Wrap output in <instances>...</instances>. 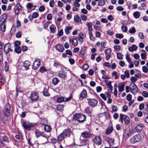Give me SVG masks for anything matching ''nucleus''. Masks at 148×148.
<instances>
[{"label": "nucleus", "mask_w": 148, "mask_h": 148, "mask_svg": "<svg viewBox=\"0 0 148 148\" xmlns=\"http://www.w3.org/2000/svg\"><path fill=\"white\" fill-rule=\"evenodd\" d=\"M73 119L80 123H82L85 121L86 119L85 115L77 113L73 115Z\"/></svg>", "instance_id": "1"}, {"label": "nucleus", "mask_w": 148, "mask_h": 148, "mask_svg": "<svg viewBox=\"0 0 148 148\" xmlns=\"http://www.w3.org/2000/svg\"><path fill=\"white\" fill-rule=\"evenodd\" d=\"M48 136H47L45 134L42 135L40 139V142L41 143V144L44 145L47 143L48 141ZM35 145H36L37 148H42L40 147L41 144H39L38 143H35Z\"/></svg>", "instance_id": "2"}, {"label": "nucleus", "mask_w": 148, "mask_h": 148, "mask_svg": "<svg viewBox=\"0 0 148 148\" xmlns=\"http://www.w3.org/2000/svg\"><path fill=\"white\" fill-rule=\"evenodd\" d=\"M36 124L34 123H31L25 121H23L22 125L24 129L26 130H30L31 127L35 126Z\"/></svg>", "instance_id": "3"}, {"label": "nucleus", "mask_w": 148, "mask_h": 148, "mask_svg": "<svg viewBox=\"0 0 148 148\" xmlns=\"http://www.w3.org/2000/svg\"><path fill=\"white\" fill-rule=\"evenodd\" d=\"M142 136L141 134H137L135 135L131 138V142L134 144L136 142H138L142 140Z\"/></svg>", "instance_id": "4"}, {"label": "nucleus", "mask_w": 148, "mask_h": 148, "mask_svg": "<svg viewBox=\"0 0 148 148\" xmlns=\"http://www.w3.org/2000/svg\"><path fill=\"white\" fill-rule=\"evenodd\" d=\"M10 106L9 103H7L5 106L3 113L4 115L7 116H8L10 115Z\"/></svg>", "instance_id": "5"}, {"label": "nucleus", "mask_w": 148, "mask_h": 148, "mask_svg": "<svg viewBox=\"0 0 148 148\" xmlns=\"http://www.w3.org/2000/svg\"><path fill=\"white\" fill-rule=\"evenodd\" d=\"M131 85L130 91L134 95H135L138 92V88L134 83H131Z\"/></svg>", "instance_id": "6"}, {"label": "nucleus", "mask_w": 148, "mask_h": 148, "mask_svg": "<svg viewBox=\"0 0 148 148\" xmlns=\"http://www.w3.org/2000/svg\"><path fill=\"white\" fill-rule=\"evenodd\" d=\"M88 104L92 107H94L97 106L98 102L97 100L95 99L88 98Z\"/></svg>", "instance_id": "7"}, {"label": "nucleus", "mask_w": 148, "mask_h": 148, "mask_svg": "<svg viewBox=\"0 0 148 148\" xmlns=\"http://www.w3.org/2000/svg\"><path fill=\"white\" fill-rule=\"evenodd\" d=\"M58 76L59 77L64 79L67 77V73L64 71H61L58 73Z\"/></svg>", "instance_id": "8"}, {"label": "nucleus", "mask_w": 148, "mask_h": 148, "mask_svg": "<svg viewBox=\"0 0 148 148\" xmlns=\"http://www.w3.org/2000/svg\"><path fill=\"white\" fill-rule=\"evenodd\" d=\"M93 141L96 145H99L101 143L102 140L100 137L97 136L93 138Z\"/></svg>", "instance_id": "9"}, {"label": "nucleus", "mask_w": 148, "mask_h": 148, "mask_svg": "<svg viewBox=\"0 0 148 148\" xmlns=\"http://www.w3.org/2000/svg\"><path fill=\"white\" fill-rule=\"evenodd\" d=\"M40 65V60L39 59H37L33 63L32 65V68L34 70H36L39 67Z\"/></svg>", "instance_id": "10"}, {"label": "nucleus", "mask_w": 148, "mask_h": 148, "mask_svg": "<svg viewBox=\"0 0 148 148\" xmlns=\"http://www.w3.org/2000/svg\"><path fill=\"white\" fill-rule=\"evenodd\" d=\"M30 97L32 101H37L38 100V93L37 92L32 93L31 94Z\"/></svg>", "instance_id": "11"}, {"label": "nucleus", "mask_w": 148, "mask_h": 148, "mask_svg": "<svg viewBox=\"0 0 148 148\" xmlns=\"http://www.w3.org/2000/svg\"><path fill=\"white\" fill-rule=\"evenodd\" d=\"M4 50L6 53H8L12 51L10 43H8L5 45L4 47Z\"/></svg>", "instance_id": "12"}, {"label": "nucleus", "mask_w": 148, "mask_h": 148, "mask_svg": "<svg viewBox=\"0 0 148 148\" xmlns=\"http://www.w3.org/2000/svg\"><path fill=\"white\" fill-rule=\"evenodd\" d=\"M62 133L65 137H69L72 134L71 130L69 128L65 129Z\"/></svg>", "instance_id": "13"}, {"label": "nucleus", "mask_w": 148, "mask_h": 148, "mask_svg": "<svg viewBox=\"0 0 148 148\" xmlns=\"http://www.w3.org/2000/svg\"><path fill=\"white\" fill-rule=\"evenodd\" d=\"M87 96V93L86 90L84 89L81 92L79 96V99H80L82 100L83 99L86 98Z\"/></svg>", "instance_id": "14"}, {"label": "nucleus", "mask_w": 148, "mask_h": 148, "mask_svg": "<svg viewBox=\"0 0 148 148\" xmlns=\"http://www.w3.org/2000/svg\"><path fill=\"white\" fill-rule=\"evenodd\" d=\"M111 49H107L105 51V53L106 54V58L107 60H108L111 57Z\"/></svg>", "instance_id": "15"}, {"label": "nucleus", "mask_w": 148, "mask_h": 148, "mask_svg": "<svg viewBox=\"0 0 148 148\" xmlns=\"http://www.w3.org/2000/svg\"><path fill=\"white\" fill-rule=\"evenodd\" d=\"M70 42H72V44L75 46H77L78 44V41L77 39L74 38L72 37H70L69 38Z\"/></svg>", "instance_id": "16"}, {"label": "nucleus", "mask_w": 148, "mask_h": 148, "mask_svg": "<svg viewBox=\"0 0 148 148\" xmlns=\"http://www.w3.org/2000/svg\"><path fill=\"white\" fill-rule=\"evenodd\" d=\"M7 14H4L2 15L0 17V23H5L6 22V19L7 18Z\"/></svg>", "instance_id": "17"}, {"label": "nucleus", "mask_w": 148, "mask_h": 148, "mask_svg": "<svg viewBox=\"0 0 148 148\" xmlns=\"http://www.w3.org/2000/svg\"><path fill=\"white\" fill-rule=\"evenodd\" d=\"M131 133V131L129 129H126L123 134V137L125 139H127L129 137V136Z\"/></svg>", "instance_id": "18"}, {"label": "nucleus", "mask_w": 148, "mask_h": 148, "mask_svg": "<svg viewBox=\"0 0 148 148\" xmlns=\"http://www.w3.org/2000/svg\"><path fill=\"white\" fill-rule=\"evenodd\" d=\"M26 7L31 11L34 10L36 8V6L33 5V3H29L27 4Z\"/></svg>", "instance_id": "19"}, {"label": "nucleus", "mask_w": 148, "mask_h": 148, "mask_svg": "<svg viewBox=\"0 0 148 148\" xmlns=\"http://www.w3.org/2000/svg\"><path fill=\"white\" fill-rule=\"evenodd\" d=\"M82 137L84 138H90V133L87 131H85L81 134Z\"/></svg>", "instance_id": "20"}, {"label": "nucleus", "mask_w": 148, "mask_h": 148, "mask_svg": "<svg viewBox=\"0 0 148 148\" xmlns=\"http://www.w3.org/2000/svg\"><path fill=\"white\" fill-rule=\"evenodd\" d=\"M56 48L57 50L60 52H63L64 50L63 46L60 45H57Z\"/></svg>", "instance_id": "21"}, {"label": "nucleus", "mask_w": 148, "mask_h": 148, "mask_svg": "<svg viewBox=\"0 0 148 148\" xmlns=\"http://www.w3.org/2000/svg\"><path fill=\"white\" fill-rule=\"evenodd\" d=\"M142 53L140 54L141 58L143 60H145L147 58V52L144 50L142 49L141 51Z\"/></svg>", "instance_id": "22"}, {"label": "nucleus", "mask_w": 148, "mask_h": 148, "mask_svg": "<svg viewBox=\"0 0 148 148\" xmlns=\"http://www.w3.org/2000/svg\"><path fill=\"white\" fill-rule=\"evenodd\" d=\"M84 34L82 33H80L79 35L78 39L79 41L81 42L82 43L84 41Z\"/></svg>", "instance_id": "23"}, {"label": "nucleus", "mask_w": 148, "mask_h": 148, "mask_svg": "<svg viewBox=\"0 0 148 148\" xmlns=\"http://www.w3.org/2000/svg\"><path fill=\"white\" fill-rule=\"evenodd\" d=\"M30 65V62L28 61H25L23 64V66L25 68V69L26 70L29 69V67Z\"/></svg>", "instance_id": "24"}, {"label": "nucleus", "mask_w": 148, "mask_h": 148, "mask_svg": "<svg viewBox=\"0 0 148 148\" xmlns=\"http://www.w3.org/2000/svg\"><path fill=\"white\" fill-rule=\"evenodd\" d=\"M137 47L134 45H133L132 46L128 48L130 52H133L136 51L137 49Z\"/></svg>", "instance_id": "25"}, {"label": "nucleus", "mask_w": 148, "mask_h": 148, "mask_svg": "<svg viewBox=\"0 0 148 148\" xmlns=\"http://www.w3.org/2000/svg\"><path fill=\"white\" fill-rule=\"evenodd\" d=\"M44 126L45 131L47 132H49L51 131V128L49 126L45 124Z\"/></svg>", "instance_id": "26"}, {"label": "nucleus", "mask_w": 148, "mask_h": 148, "mask_svg": "<svg viewBox=\"0 0 148 148\" xmlns=\"http://www.w3.org/2000/svg\"><path fill=\"white\" fill-rule=\"evenodd\" d=\"M49 28L51 33L54 34L56 30V27L54 25H52L50 26Z\"/></svg>", "instance_id": "27"}, {"label": "nucleus", "mask_w": 148, "mask_h": 148, "mask_svg": "<svg viewBox=\"0 0 148 148\" xmlns=\"http://www.w3.org/2000/svg\"><path fill=\"white\" fill-rule=\"evenodd\" d=\"M87 49V48L86 47L84 46L82 47L80 50L81 54L83 55H85Z\"/></svg>", "instance_id": "28"}, {"label": "nucleus", "mask_w": 148, "mask_h": 148, "mask_svg": "<svg viewBox=\"0 0 148 148\" xmlns=\"http://www.w3.org/2000/svg\"><path fill=\"white\" fill-rule=\"evenodd\" d=\"M35 133L36 136L37 138H38L40 136H42L44 134L43 132H42L37 130H36Z\"/></svg>", "instance_id": "29"}, {"label": "nucleus", "mask_w": 148, "mask_h": 148, "mask_svg": "<svg viewBox=\"0 0 148 148\" xmlns=\"http://www.w3.org/2000/svg\"><path fill=\"white\" fill-rule=\"evenodd\" d=\"M143 125L140 124L137 125L136 127V129L137 132H140L143 129Z\"/></svg>", "instance_id": "30"}, {"label": "nucleus", "mask_w": 148, "mask_h": 148, "mask_svg": "<svg viewBox=\"0 0 148 148\" xmlns=\"http://www.w3.org/2000/svg\"><path fill=\"white\" fill-rule=\"evenodd\" d=\"M59 82V80L56 77L53 78L52 81V84L55 85H56Z\"/></svg>", "instance_id": "31"}, {"label": "nucleus", "mask_w": 148, "mask_h": 148, "mask_svg": "<svg viewBox=\"0 0 148 148\" xmlns=\"http://www.w3.org/2000/svg\"><path fill=\"white\" fill-rule=\"evenodd\" d=\"M74 20L77 23H79L81 21L80 18L78 15H76L75 16Z\"/></svg>", "instance_id": "32"}, {"label": "nucleus", "mask_w": 148, "mask_h": 148, "mask_svg": "<svg viewBox=\"0 0 148 148\" xmlns=\"http://www.w3.org/2000/svg\"><path fill=\"white\" fill-rule=\"evenodd\" d=\"M65 137V136L62 132L58 136V139L60 141L62 142Z\"/></svg>", "instance_id": "33"}, {"label": "nucleus", "mask_w": 148, "mask_h": 148, "mask_svg": "<svg viewBox=\"0 0 148 148\" xmlns=\"http://www.w3.org/2000/svg\"><path fill=\"white\" fill-rule=\"evenodd\" d=\"M125 85L123 84H121L118 86L119 91L120 92H122L124 90Z\"/></svg>", "instance_id": "34"}, {"label": "nucleus", "mask_w": 148, "mask_h": 148, "mask_svg": "<svg viewBox=\"0 0 148 148\" xmlns=\"http://www.w3.org/2000/svg\"><path fill=\"white\" fill-rule=\"evenodd\" d=\"M134 17L136 18H139L140 15V13L138 11H136L134 12L133 14Z\"/></svg>", "instance_id": "35"}, {"label": "nucleus", "mask_w": 148, "mask_h": 148, "mask_svg": "<svg viewBox=\"0 0 148 148\" xmlns=\"http://www.w3.org/2000/svg\"><path fill=\"white\" fill-rule=\"evenodd\" d=\"M86 25L88 27V30L89 31H92V23L91 22L88 23Z\"/></svg>", "instance_id": "36"}, {"label": "nucleus", "mask_w": 148, "mask_h": 148, "mask_svg": "<svg viewBox=\"0 0 148 148\" xmlns=\"http://www.w3.org/2000/svg\"><path fill=\"white\" fill-rule=\"evenodd\" d=\"M72 28V27L70 26H68L66 27L65 29V31L66 34H68L69 33V30H71Z\"/></svg>", "instance_id": "37"}, {"label": "nucleus", "mask_w": 148, "mask_h": 148, "mask_svg": "<svg viewBox=\"0 0 148 148\" xmlns=\"http://www.w3.org/2000/svg\"><path fill=\"white\" fill-rule=\"evenodd\" d=\"M53 66L56 68H59L62 65L59 62L54 61L53 64Z\"/></svg>", "instance_id": "38"}, {"label": "nucleus", "mask_w": 148, "mask_h": 148, "mask_svg": "<svg viewBox=\"0 0 148 148\" xmlns=\"http://www.w3.org/2000/svg\"><path fill=\"white\" fill-rule=\"evenodd\" d=\"M113 128L111 127H110L108 128L106 130V134L108 135L109 134L113 131Z\"/></svg>", "instance_id": "39"}, {"label": "nucleus", "mask_w": 148, "mask_h": 148, "mask_svg": "<svg viewBox=\"0 0 148 148\" xmlns=\"http://www.w3.org/2000/svg\"><path fill=\"white\" fill-rule=\"evenodd\" d=\"M14 51L17 53H20L21 51V48L19 47H15L14 49Z\"/></svg>", "instance_id": "40"}, {"label": "nucleus", "mask_w": 148, "mask_h": 148, "mask_svg": "<svg viewBox=\"0 0 148 148\" xmlns=\"http://www.w3.org/2000/svg\"><path fill=\"white\" fill-rule=\"evenodd\" d=\"M64 106L62 105H58L57 108L56 109L57 110L59 111H61L64 108Z\"/></svg>", "instance_id": "41"}, {"label": "nucleus", "mask_w": 148, "mask_h": 148, "mask_svg": "<svg viewBox=\"0 0 148 148\" xmlns=\"http://www.w3.org/2000/svg\"><path fill=\"white\" fill-rule=\"evenodd\" d=\"M116 56L118 59L122 60L123 57V55L121 53H118L117 54Z\"/></svg>", "instance_id": "42"}, {"label": "nucleus", "mask_w": 148, "mask_h": 148, "mask_svg": "<svg viewBox=\"0 0 148 148\" xmlns=\"http://www.w3.org/2000/svg\"><path fill=\"white\" fill-rule=\"evenodd\" d=\"M105 2L103 0H100L98 3V5L102 6L105 5Z\"/></svg>", "instance_id": "43"}, {"label": "nucleus", "mask_w": 148, "mask_h": 148, "mask_svg": "<svg viewBox=\"0 0 148 148\" xmlns=\"http://www.w3.org/2000/svg\"><path fill=\"white\" fill-rule=\"evenodd\" d=\"M130 119L129 117L126 115L125 117L124 118V119L125 123L127 124H129L130 123Z\"/></svg>", "instance_id": "44"}, {"label": "nucleus", "mask_w": 148, "mask_h": 148, "mask_svg": "<svg viewBox=\"0 0 148 148\" xmlns=\"http://www.w3.org/2000/svg\"><path fill=\"white\" fill-rule=\"evenodd\" d=\"M89 38L90 40L92 41H94L95 40V38L93 36L92 34V32H89Z\"/></svg>", "instance_id": "45"}, {"label": "nucleus", "mask_w": 148, "mask_h": 148, "mask_svg": "<svg viewBox=\"0 0 148 148\" xmlns=\"http://www.w3.org/2000/svg\"><path fill=\"white\" fill-rule=\"evenodd\" d=\"M136 32V29L134 27H132L130 28L129 31V32L131 34H134Z\"/></svg>", "instance_id": "46"}, {"label": "nucleus", "mask_w": 148, "mask_h": 148, "mask_svg": "<svg viewBox=\"0 0 148 148\" xmlns=\"http://www.w3.org/2000/svg\"><path fill=\"white\" fill-rule=\"evenodd\" d=\"M47 71L46 68L44 66H42L40 68V71L41 73H44Z\"/></svg>", "instance_id": "47"}, {"label": "nucleus", "mask_w": 148, "mask_h": 148, "mask_svg": "<svg viewBox=\"0 0 148 148\" xmlns=\"http://www.w3.org/2000/svg\"><path fill=\"white\" fill-rule=\"evenodd\" d=\"M146 106L147 108H145L143 111L144 114L145 115L148 114V104H147Z\"/></svg>", "instance_id": "48"}, {"label": "nucleus", "mask_w": 148, "mask_h": 148, "mask_svg": "<svg viewBox=\"0 0 148 148\" xmlns=\"http://www.w3.org/2000/svg\"><path fill=\"white\" fill-rule=\"evenodd\" d=\"M115 36L116 38H123L124 36L121 34H116Z\"/></svg>", "instance_id": "49"}, {"label": "nucleus", "mask_w": 148, "mask_h": 148, "mask_svg": "<svg viewBox=\"0 0 148 148\" xmlns=\"http://www.w3.org/2000/svg\"><path fill=\"white\" fill-rule=\"evenodd\" d=\"M64 98L63 97H59L57 98V101L58 102L60 103L64 101Z\"/></svg>", "instance_id": "50"}, {"label": "nucleus", "mask_w": 148, "mask_h": 148, "mask_svg": "<svg viewBox=\"0 0 148 148\" xmlns=\"http://www.w3.org/2000/svg\"><path fill=\"white\" fill-rule=\"evenodd\" d=\"M43 95L45 96H49V94L48 93V91L46 89H44V90L43 91Z\"/></svg>", "instance_id": "51"}, {"label": "nucleus", "mask_w": 148, "mask_h": 148, "mask_svg": "<svg viewBox=\"0 0 148 148\" xmlns=\"http://www.w3.org/2000/svg\"><path fill=\"white\" fill-rule=\"evenodd\" d=\"M123 32H126L127 31V26H122L121 27Z\"/></svg>", "instance_id": "52"}, {"label": "nucleus", "mask_w": 148, "mask_h": 148, "mask_svg": "<svg viewBox=\"0 0 148 148\" xmlns=\"http://www.w3.org/2000/svg\"><path fill=\"white\" fill-rule=\"evenodd\" d=\"M2 139L3 141H4L8 143L9 142V140L8 139V138L5 136H3Z\"/></svg>", "instance_id": "53"}, {"label": "nucleus", "mask_w": 148, "mask_h": 148, "mask_svg": "<svg viewBox=\"0 0 148 148\" xmlns=\"http://www.w3.org/2000/svg\"><path fill=\"white\" fill-rule=\"evenodd\" d=\"M126 115L121 114L120 115V119L121 122H123Z\"/></svg>", "instance_id": "54"}, {"label": "nucleus", "mask_w": 148, "mask_h": 148, "mask_svg": "<svg viewBox=\"0 0 148 148\" xmlns=\"http://www.w3.org/2000/svg\"><path fill=\"white\" fill-rule=\"evenodd\" d=\"M112 109L113 112H115L117 110L118 107L115 105H112Z\"/></svg>", "instance_id": "55"}, {"label": "nucleus", "mask_w": 148, "mask_h": 148, "mask_svg": "<svg viewBox=\"0 0 148 148\" xmlns=\"http://www.w3.org/2000/svg\"><path fill=\"white\" fill-rule=\"evenodd\" d=\"M137 71L138 72V73L137 74H135L134 76L135 77L138 79V78L141 75V73L140 71H138V70H137Z\"/></svg>", "instance_id": "56"}, {"label": "nucleus", "mask_w": 148, "mask_h": 148, "mask_svg": "<svg viewBox=\"0 0 148 148\" xmlns=\"http://www.w3.org/2000/svg\"><path fill=\"white\" fill-rule=\"evenodd\" d=\"M114 141V139L113 138H108V143L109 144V146L110 147H111V144L110 143H113Z\"/></svg>", "instance_id": "57"}, {"label": "nucleus", "mask_w": 148, "mask_h": 148, "mask_svg": "<svg viewBox=\"0 0 148 148\" xmlns=\"http://www.w3.org/2000/svg\"><path fill=\"white\" fill-rule=\"evenodd\" d=\"M142 70L143 72L145 73H147L148 71V68L145 66H144L142 67Z\"/></svg>", "instance_id": "58"}, {"label": "nucleus", "mask_w": 148, "mask_h": 148, "mask_svg": "<svg viewBox=\"0 0 148 148\" xmlns=\"http://www.w3.org/2000/svg\"><path fill=\"white\" fill-rule=\"evenodd\" d=\"M124 74L125 76L127 78H129L130 77V75L129 71L128 70H126Z\"/></svg>", "instance_id": "59"}, {"label": "nucleus", "mask_w": 148, "mask_h": 148, "mask_svg": "<svg viewBox=\"0 0 148 148\" xmlns=\"http://www.w3.org/2000/svg\"><path fill=\"white\" fill-rule=\"evenodd\" d=\"M138 79L134 76H132L130 78V80L133 83L135 82Z\"/></svg>", "instance_id": "60"}, {"label": "nucleus", "mask_w": 148, "mask_h": 148, "mask_svg": "<svg viewBox=\"0 0 148 148\" xmlns=\"http://www.w3.org/2000/svg\"><path fill=\"white\" fill-rule=\"evenodd\" d=\"M52 15L51 14H48L47 16V18L48 20L50 21L52 19Z\"/></svg>", "instance_id": "61"}, {"label": "nucleus", "mask_w": 148, "mask_h": 148, "mask_svg": "<svg viewBox=\"0 0 148 148\" xmlns=\"http://www.w3.org/2000/svg\"><path fill=\"white\" fill-rule=\"evenodd\" d=\"M47 123V121L45 119H43L41 120L40 123L41 124L43 125H44V124H46Z\"/></svg>", "instance_id": "62"}, {"label": "nucleus", "mask_w": 148, "mask_h": 148, "mask_svg": "<svg viewBox=\"0 0 148 148\" xmlns=\"http://www.w3.org/2000/svg\"><path fill=\"white\" fill-rule=\"evenodd\" d=\"M138 36L141 39H143L144 38V36L143 32H139L138 33Z\"/></svg>", "instance_id": "63"}, {"label": "nucleus", "mask_w": 148, "mask_h": 148, "mask_svg": "<svg viewBox=\"0 0 148 148\" xmlns=\"http://www.w3.org/2000/svg\"><path fill=\"white\" fill-rule=\"evenodd\" d=\"M142 95L145 97H148V93L146 91H143L142 92Z\"/></svg>", "instance_id": "64"}]
</instances>
